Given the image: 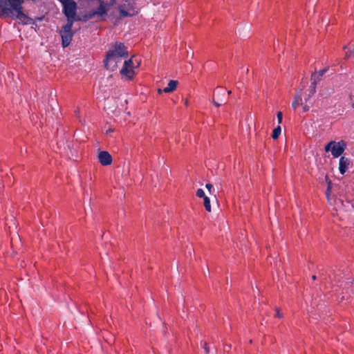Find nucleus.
Instances as JSON below:
<instances>
[{"instance_id":"obj_1","label":"nucleus","mask_w":354,"mask_h":354,"mask_svg":"<svg viewBox=\"0 0 354 354\" xmlns=\"http://www.w3.org/2000/svg\"><path fill=\"white\" fill-rule=\"evenodd\" d=\"M24 0H0V15L18 19L21 24H33L34 21L23 12Z\"/></svg>"},{"instance_id":"obj_2","label":"nucleus","mask_w":354,"mask_h":354,"mask_svg":"<svg viewBox=\"0 0 354 354\" xmlns=\"http://www.w3.org/2000/svg\"><path fill=\"white\" fill-rule=\"evenodd\" d=\"M128 57V51L122 43L116 42L113 44L107 53L104 59L105 67L111 71L117 68L118 63Z\"/></svg>"},{"instance_id":"obj_3","label":"nucleus","mask_w":354,"mask_h":354,"mask_svg":"<svg viewBox=\"0 0 354 354\" xmlns=\"http://www.w3.org/2000/svg\"><path fill=\"white\" fill-rule=\"evenodd\" d=\"M316 91V82H312L311 89L308 94H303L301 91L297 92L294 97V100L292 103V108L296 110L298 106H301L304 112L309 111L310 108V97L314 95Z\"/></svg>"},{"instance_id":"obj_4","label":"nucleus","mask_w":354,"mask_h":354,"mask_svg":"<svg viewBox=\"0 0 354 354\" xmlns=\"http://www.w3.org/2000/svg\"><path fill=\"white\" fill-rule=\"evenodd\" d=\"M63 6V12L67 18V22L73 23L79 20L76 18L77 3L73 0H59Z\"/></svg>"},{"instance_id":"obj_5","label":"nucleus","mask_w":354,"mask_h":354,"mask_svg":"<svg viewBox=\"0 0 354 354\" xmlns=\"http://www.w3.org/2000/svg\"><path fill=\"white\" fill-rule=\"evenodd\" d=\"M139 65L140 61L136 59L134 61L133 57L125 60L124 66L120 71V74L126 79L131 80L135 75L134 68L139 66Z\"/></svg>"},{"instance_id":"obj_6","label":"nucleus","mask_w":354,"mask_h":354,"mask_svg":"<svg viewBox=\"0 0 354 354\" xmlns=\"http://www.w3.org/2000/svg\"><path fill=\"white\" fill-rule=\"evenodd\" d=\"M108 12L107 5L102 1L100 0V6L96 10L90 11L84 16L85 21L97 17L100 19H104Z\"/></svg>"},{"instance_id":"obj_7","label":"nucleus","mask_w":354,"mask_h":354,"mask_svg":"<svg viewBox=\"0 0 354 354\" xmlns=\"http://www.w3.org/2000/svg\"><path fill=\"white\" fill-rule=\"evenodd\" d=\"M346 144L344 141L329 142L324 147L325 151H330L333 157L337 158L340 156L344 151Z\"/></svg>"},{"instance_id":"obj_8","label":"nucleus","mask_w":354,"mask_h":354,"mask_svg":"<svg viewBox=\"0 0 354 354\" xmlns=\"http://www.w3.org/2000/svg\"><path fill=\"white\" fill-rule=\"evenodd\" d=\"M73 24V23L67 22L60 31L62 46L64 48L67 47L72 40L73 36V32L72 30Z\"/></svg>"},{"instance_id":"obj_9","label":"nucleus","mask_w":354,"mask_h":354,"mask_svg":"<svg viewBox=\"0 0 354 354\" xmlns=\"http://www.w3.org/2000/svg\"><path fill=\"white\" fill-rule=\"evenodd\" d=\"M98 160L103 166H108L112 163V156L106 151H100L98 154Z\"/></svg>"},{"instance_id":"obj_10","label":"nucleus","mask_w":354,"mask_h":354,"mask_svg":"<svg viewBox=\"0 0 354 354\" xmlns=\"http://www.w3.org/2000/svg\"><path fill=\"white\" fill-rule=\"evenodd\" d=\"M350 164H351V160L349 158H348L345 156H342L339 158V172L341 174H344L346 173Z\"/></svg>"},{"instance_id":"obj_11","label":"nucleus","mask_w":354,"mask_h":354,"mask_svg":"<svg viewBox=\"0 0 354 354\" xmlns=\"http://www.w3.org/2000/svg\"><path fill=\"white\" fill-rule=\"evenodd\" d=\"M177 84V81L170 80L167 84V86H166L163 90L158 89V93H160L162 91L165 93H171L176 88Z\"/></svg>"},{"instance_id":"obj_12","label":"nucleus","mask_w":354,"mask_h":354,"mask_svg":"<svg viewBox=\"0 0 354 354\" xmlns=\"http://www.w3.org/2000/svg\"><path fill=\"white\" fill-rule=\"evenodd\" d=\"M327 69L325 68V69H323V70H320L318 72H316L315 73H313L312 75V80H313V82H314L315 81L316 82V83L317 82H319L321 79V77L324 75V73L326 72Z\"/></svg>"},{"instance_id":"obj_13","label":"nucleus","mask_w":354,"mask_h":354,"mask_svg":"<svg viewBox=\"0 0 354 354\" xmlns=\"http://www.w3.org/2000/svg\"><path fill=\"white\" fill-rule=\"evenodd\" d=\"M281 132V129L279 125H278L276 128L274 129L272 133V138L274 140H276L279 138Z\"/></svg>"},{"instance_id":"obj_14","label":"nucleus","mask_w":354,"mask_h":354,"mask_svg":"<svg viewBox=\"0 0 354 354\" xmlns=\"http://www.w3.org/2000/svg\"><path fill=\"white\" fill-rule=\"evenodd\" d=\"M203 198H204L203 204H204L205 208L207 212H210L212 209H211L209 198L207 196H205Z\"/></svg>"},{"instance_id":"obj_15","label":"nucleus","mask_w":354,"mask_h":354,"mask_svg":"<svg viewBox=\"0 0 354 354\" xmlns=\"http://www.w3.org/2000/svg\"><path fill=\"white\" fill-rule=\"evenodd\" d=\"M274 317L281 319L283 317V314L281 313L280 308H275V314Z\"/></svg>"},{"instance_id":"obj_16","label":"nucleus","mask_w":354,"mask_h":354,"mask_svg":"<svg viewBox=\"0 0 354 354\" xmlns=\"http://www.w3.org/2000/svg\"><path fill=\"white\" fill-rule=\"evenodd\" d=\"M196 196L198 197H199V198H204V197H205V192H204L203 189H198L196 191Z\"/></svg>"},{"instance_id":"obj_17","label":"nucleus","mask_w":354,"mask_h":354,"mask_svg":"<svg viewBox=\"0 0 354 354\" xmlns=\"http://www.w3.org/2000/svg\"><path fill=\"white\" fill-rule=\"evenodd\" d=\"M277 117L278 123L281 124L282 122V118H283L282 113L281 111L277 112Z\"/></svg>"},{"instance_id":"obj_18","label":"nucleus","mask_w":354,"mask_h":354,"mask_svg":"<svg viewBox=\"0 0 354 354\" xmlns=\"http://www.w3.org/2000/svg\"><path fill=\"white\" fill-rule=\"evenodd\" d=\"M204 348L205 350L206 353H208L209 351V347L207 346V344L206 342L204 344Z\"/></svg>"},{"instance_id":"obj_19","label":"nucleus","mask_w":354,"mask_h":354,"mask_svg":"<svg viewBox=\"0 0 354 354\" xmlns=\"http://www.w3.org/2000/svg\"><path fill=\"white\" fill-rule=\"evenodd\" d=\"M213 103L217 107L220 106L222 104L221 103H218V102H216L214 100H213Z\"/></svg>"},{"instance_id":"obj_20","label":"nucleus","mask_w":354,"mask_h":354,"mask_svg":"<svg viewBox=\"0 0 354 354\" xmlns=\"http://www.w3.org/2000/svg\"><path fill=\"white\" fill-rule=\"evenodd\" d=\"M205 187H206V188H207V189H209V191H210V189L212 188V185L211 184H209V183H207V184L206 185V186H205Z\"/></svg>"},{"instance_id":"obj_21","label":"nucleus","mask_w":354,"mask_h":354,"mask_svg":"<svg viewBox=\"0 0 354 354\" xmlns=\"http://www.w3.org/2000/svg\"><path fill=\"white\" fill-rule=\"evenodd\" d=\"M329 192H330V185H328V190H327V192H326V196H327L328 198L329 197Z\"/></svg>"},{"instance_id":"obj_22","label":"nucleus","mask_w":354,"mask_h":354,"mask_svg":"<svg viewBox=\"0 0 354 354\" xmlns=\"http://www.w3.org/2000/svg\"><path fill=\"white\" fill-rule=\"evenodd\" d=\"M185 104L186 106L188 104V101H187V100H185Z\"/></svg>"},{"instance_id":"obj_23","label":"nucleus","mask_w":354,"mask_h":354,"mask_svg":"<svg viewBox=\"0 0 354 354\" xmlns=\"http://www.w3.org/2000/svg\"><path fill=\"white\" fill-rule=\"evenodd\" d=\"M313 280H315V279H316V276L313 275Z\"/></svg>"},{"instance_id":"obj_24","label":"nucleus","mask_w":354,"mask_h":354,"mask_svg":"<svg viewBox=\"0 0 354 354\" xmlns=\"http://www.w3.org/2000/svg\"><path fill=\"white\" fill-rule=\"evenodd\" d=\"M231 93H232V91H227V93H228L229 95H230V94H231Z\"/></svg>"},{"instance_id":"obj_25","label":"nucleus","mask_w":354,"mask_h":354,"mask_svg":"<svg viewBox=\"0 0 354 354\" xmlns=\"http://www.w3.org/2000/svg\"><path fill=\"white\" fill-rule=\"evenodd\" d=\"M352 106H353V108H354V103L353 104Z\"/></svg>"}]
</instances>
